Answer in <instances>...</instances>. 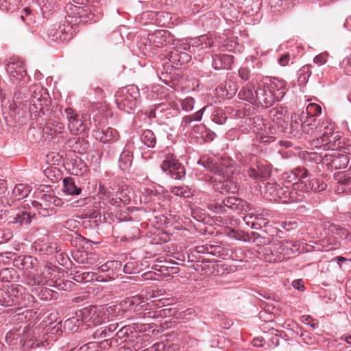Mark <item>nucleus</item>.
Wrapping results in <instances>:
<instances>
[{
  "instance_id": "nucleus-1",
  "label": "nucleus",
  "mask_w": 351,
  "mask_h": 351,
  "mask_svg": "<svg viewBox=\"0 0 351 351\" xmlns=\"http://www.w3.org/2000/svg\"><path fill=\"white\" fill-rule=\"evenodd\" d=\"M287 90L285 80L274 77L256 88L252 83L246 84L239 91L238 97L258 107L267 108L282 100Z\"/></svg>"
},
{
  "instance_id": "nucleus-2",
  "label": "nucleus",
  "mask_w": 351,
  "mask_h": 351,
  "mask_svg": "<svg viewBox=\"0 0 351 351\" xmlns=\"http://www.w3.org/2000/svg\"><path fill=\"white\" fill-rule=\"evenodd\" d=\"M208 171L223 180L217 182L213 177L206 178L208 182H216L215 189L221 193H236L239 191V185L234 178L237 168L233 160L228 158H219L215 156H203L197 162Z\"/></svg>"
},
{
  "instance_id": "nucleus-3",
  "label": "nucleus",
  "mask_w": 351,
  "mask_h": 351,
  "mask_svg": "<svg viewBox=\"0 0 351 351\" xmlns=\"http://www.w3.org/2000/svg\"><path fill=\"white\" fill-rule=\"evenodd\" d=\"M66 16L59 23L54 24L48 30V36L54 41L63 42L70 40L75 32L77 25L80 23H95V15L100 12L91 13L90 8H84L73 3H68L64 8Z\"/></svg>"
},
{
  "instance_id": "nucleus-4",
  "label": "nucleus",
  "mask_w": 351,
  "mask_h": 351,
  "mask_svg": "<svg viewBox=\"0 0 351 351\" xmlns=\"http://www.w3.org/2000/svg\"><path fill=\"white\" fill-rule=\"evenodd\" d=\"M77 317H71L64 322V326L71 331L76 332L80 326L79 318L82 319V322L86 324L89 328V333L91 335V329L101 325L105 322L106 317L100 311H97L95 306H88L79 311L77 315Z\"/></svg>"
},
{
  "instance_id": "nucleus-5",
  "label": "nucleus",
  "mask_w": 351,
  "mask_h": 351,
  "mask_svg": "<svg viewBox=\"0 0 351 351\" xmlns=\"http://www.w3.org/2000/svg\"><path fill=\"white\" fill-rule=\"evenodd\" d=\"M36 329L29 326L25 327L21 332L20 329L9 331L5 335L6 342L12 346H21L30 349L38 347L40 343L35 337Z\"/></svg>"
},
{
  "instance_id": "nucleus-6",
  "label": "nucleus",
  "mask_w": 351,
  "mask_h": 351,
  "mask_svg": "<svg viewBox=\"0 0 351 351\" xmlns=\"http://www.w3.org/2000/svg\"><path fill=\"white\" fill-rule=\"evenodd\" d=\"M122 304L123 306V310H125L126 314L136 313H138V316L139 317L144 319H156L159 316H162V313H165V310H160L154 312L149 311L143 313H141V311H147L149 309V303H147V301L140 295H134L132 297L127 298L122 301Z\"/></svg>"
},
{
  "instance_id": "nucleus-7",
  "label": "nucleus",
  "mask_w": 351,
  "mask_h": 351,
  "mask_svg": "<svg viewBox=\"0 0 351 351\" xmlns=\"http://www.w3.org/2000/svg\"><path fill=\"white\" fill-rule=\"evenodd\" d=\"M210 208L216 213L231 212H249L252 210V206L248 202L236 197H227L221 202H216L210 205Z\"/></svg>"
},
{
  "instance_id": "nucleus-8",
  "label": "nucleus",
  "mask_w": 351,
  "mask_h": 351,
  "mask_svg": "<svg viewBox=\"0 0 351 351\" xmlns=\"http://www.w3.org/2000/svg\"><path fill=\"white\" fill-rule=\"evenodd\" d=\"M139 97L140 93L138 87L131 85L118 93L116 103L120 110L130 113L136 107Z\"/></svg>"
},
{
  "instance_id": "nucleus-9",
  "label": "nucleus",
  "mask_w": 351,
  "mask_h": 351,
  "mask_svg": "<svg viewBox=\"0 0 351 351\" xmlns=\"http://www.w3.org/2000/svg\"><path fill=\"white\" fill-rule=\"evenodd\" d=\"M216 38L211 35L204 34L195 38H191L187 43H183L180 47L184 50H189L190 53H197L201 56L208 53V50L215 47Z\"/></svg>"
},
{
  "instance_id": "nucleus-10",
  "label": "nucleus",
  "mask_w": 351,
  "mask_h": 351,
  "mask_svg": "<svg viewBox=\"0 0 351 351\" xmlns=\"http://www.w3.org/2000/svg\"><path fill=\"white\" fill-rule=\"evenodd\" d=\"M160 167L164 172L170 175L173 179L180 180L185 177V168L173 154L169 153L165 154Z\"/></svg>"
},
{
  "instance_id": "nucleus-11",
  "label": "nucleus",
  "mask_w": 351,
  "mask_h": 351,
  "mask_svg": "<svg viewBox=\"0 0 351 351\" xmlns=\"http://www.w3.org/2000/svg\"><path fill=\"white\" fill-rule=\"evenodd\" d=\"M23 287L12 285L6 289H0V304L4 306H18Z\"/></svg>"
},
{
  "instance_id": "nucleus-12",
  "label": "nucleus",
  "mask_w": 351,
  "mask_h": 351,
  "mask_svg": "<svg viewBox=\"0 0 351 351\" xmlns=\"http://www.w3.org/2000/svg\"><path fill=\"white\" fill-rule=\"evenodd\" d=\"M23 282L29 287H43L48 285L50 287H56L60 290L65 289L60 281L58 282L53 281L52 280H46L45 277L41 275V273L35 274L33 272H29L27 274L23 276Z\"/></svg>"
},
{
  "instance_id": "nucleus-13",
  "label": "nucleus",
  "mask_w": 351,
  "mask_h": 351,
  "mask_svg": "<svg viewBox=\"0 0 351 351\" xmlns=\"http://www.w3.org/2000/svg\"><path fill=\"white\" fill-rule=\"evenodd\" d=\"M147 40L150 46L160 48L171 44L174 40V36L168 30L158 29L148 34Z\"/></svg>"
},
{
  "instance_id": "nucleus-14",
  "label": "nucleus",
  "mask_w": 351,
  "mask_h": 351,
  "mask_svg": "<svg viewBox=\"0 0 351 351\" xmlns=\"http://www.w3.org/2000/svg\"><path fill=\"white\" fill-rule=\"evenodd\" d=\"M64 113L68 121V129L72 135H77L86 131V125L73 108H65Z\"/></svg>"
},
{
  "instance_id": "nucleus-15",
  "label": "nucleus",
  "mask_w": 351,
  "mask_h": 351,
  "mask_svg": "<svg viewBox=\"0 0 351 351\" xmlns=\"http://www.w3.org/2000/svg\"><path fill=\"white\" fill-rule=\"evenodd\" d=\"M308 193V188L304 181H297L289 186L288 204L302 201L306 194Z\"/></svg>"
},
{
  "instance_id": "nucleus-16",
  "label": "nucleus",
  "mask_w": 351,
  "mask_h": 351,
  "mask_svg": "<svg viewBox=\"0 0 351 351\" xmlns=\"http://www.w3.org/2000/svg\"><path fill=\"white\" fill-rule=\"evenodd\" d=\"M118 323H112L108 326H103L95 329H91V336L93 339L100 341H110L114 336V332L118 328Z\"/></svg>"
},
{
  "instance_id": "nucleus-17",
  "label": "nucleus",
  "mask_w": 351,
  "mask_h": 351,
  "mask_svg": "<svg viewBox=\"0 0 351 351\" xmlns=\"http://www.w3.org/2000/svg\"><path fill=\"white\" fill-rule=\"evenodd\" d=\"M154 16V23L161 27H170L176 25L180 23L179 18L176 14H172L167 12H152L149 14Z\"/></svg>"
},
{
  "instance_id": "nucleus-18",
  "label": "nucleus",
  "mask_w": 351,
  "mask_h": 351,
  "mask_svg": "<svg viewBox=\"0 0 351 351\" xmlns=\"http://www.w3.org/2000/svg\"><path fill=\"white\" fill-rule=\"evenodd\" d=\"M320 157L327 162L328 165L335 169H345L349 163L347 156L337 153L325 154L324 155L320 154Z\"/></svg>"
},
{
  "instance_id": "nucleus-19",
  "label": "nucleus",
  "mask_w": 351,
  "mask_h": 351,
  "mask_svg": "<svg viewBox=\"0 0 351 351\" xmlns=\"http://www.w3.org/2000/svg\"><path fill=\"white\" fill-rule=\"evenodd\" d=\"M6 71L10 79L13 82H16L23 79L26 75V69L24 63L21 60H16L9 62L6 66Z\"/></svg>"
},
{
  "instance_id": "nucleus-20",
  "label": "nucleus",
  "mask_w": 351,
  "mask_h": 351,
  "mask_svg": "<svg viewBox=\"0 0 351 351\" xmlns=\"http://www.w3.org/2000/svg\"><path fill=\"white\" fill-rule=\"evenodd\" d=\"M74 258L78 263L82 264L87 267L92 266L98 267L101 263V262L98 263L99 257L95 252L79 251L75 254Z\"/></svg>"
},
{
  "instance_id": "nucleus-21",
  "label": "nucleus",
  "mask_w": 351,
  "mask_h": 351,
  "mask_svg": "<svg viewBox=\"0 0 351 351\" xmlns=\"http://www.w3.org/2000/svg\"><path fill=\"white\" fill-rule=\"evenodd\" d=\"M260 258L264 261L270 263H278L285 260V256L278 252L275 243L270 244L264 247L260 253Z\"/></svg>"
},
{
  "instance_id": "nucleus-22",
  "label": "nucleus",
  "mask_w": 351,
  "mask_h": 351,
  "mask_svg": "<svg viewBox=\"0 0 351 351\" xmlns=\"http://www.w3.org/2000/svg\"><path fill=\"white\" fill-rule=\"evenodd\" d=\"M13 265L19 270H29L34 268L38 263L36 258L29 255H20L13 259Z\"/></svg>"
},
{
  "instance_id": "nucleus-23",
  "label": "nucleus",
  "mask_w": 351,
  "mask_h": 351,
  "mask_svg": "<svg viewBox=\"0 0 351 351\" xmlns=\"http://www.w3.org/2000/svg\"><path fill=\"white\" fill-rule=\"evenodd\" d=\"M47 89L43 88L40 86H36L31 95L30 101L32 106L34 108L36 111L38 110H41L43 109L44 104L47 102Z\"/></svg>"
},
{
  "instance_id": "nucleus-24",
  "label": "nucleus",
  "mask_w": 351,
  "mask_h": 351,
  "mask_svg": "<svg viewBox=\"0 0 351 351\" xmlns=\"http://www.w3.org/2000/svg\"><path fill=\"white\" fill-rule=\"evenodd\" d=\"M245 214L243 217V221L247 226L251 227L252 229H259L262 225L266 226L268 223L267 220L265 218L258 217V210H256L252 207V210L249 212H243Z\"/></svg>"
},
{
  "instance_id": "nucleus-25",
  "label": "nucleus",
  "mask_w": 351,
  "mask_h": 351,
  "mask_svg": "<svg viewBox=\"0 0 351 351\" xmlns=\"http://www.w3.org/2000/svg\"><path fill=\"white\" fill-rule=\"evenodd\" d=\"M183 43L178 45L173 50H172L168 58L169 62L175 64H184L189 63L191 60V56L184 51L183 49H181L180 47Z\"/></svg>"
},
{
  "instance_id": "nucleus-26",
  "label": "nucleus",
  "mask_w": 351,
  "mask_h": 351,
  "mask_svg": "<svg viewBox=\"0 0 351 351\" xmlns=\"http://www.w3.org/2000/svg\"><path fill=\"white\" fill-rule=\"evenodd\" d=\"M93 136L97 140L104 143L116 141L119 138V134L117 130L110 127L108 128L106 130H95L93 131Z\"/></svg>"
},
{
  "instance_id": "nucleus-27",
  "label": "nucleus",
  "mask_w": 351,
  "mask_h": 351,
  "mask_svg": "<svg viewBox=\"0 0 351 351\" xmlns=\"http://www.w3.org/2000/svg\"><path fill=\"white\" fill-rule=\"evenodd\" d=\"M318 136L327 141H337V136H334L335 124L327 120L319 121L318 123Z\"/></svg>"
},
{
  "instance_id": "nucleus-28",
  "label": "nucleus",
  "mask_w": 351,
  "mask_h": 351,
  "mask_svg": "<svg viewBox=\"0 0 351 351\" xmlns=\"http://www.w3.org/2000/svg\"><path fill=\"white\" fill-rule=\"evenodd\" d=\"M34 247L36 252L43 254H52L57 252L56 245L45 237L37 239L34 243Z\"/></svg>"
},
{
  "instance_id": "nucleus-29",
  "label": "nucleus",
  "mask_w": 351,
  "mask_h": 351,
  "mask_svg": "<svg viewBox=\"0 0 351 351\" xmlns=\"http://www.w3.org/2000/svg\"><path fill=\"white\" fill-rule=\"evenodd\" d=\"M212 66L215 70L228 69L233 62V56L223 53L212 56Z\"/></svg>"
},
{
  "instance_id": "nucleus-30",
  "label": "nucleus",
  "mask_w": 351,
  "mask_h": 351,
  "mask_svg": "<svg viewBox=\"0 0 351 351\" xmlns=\"http://www.w3.org/2000/svg\"><path fill=\"white\" fill-rule=\"evenodd\" d=\"M196 250L198 253L210 254L222 258H226V256L227 255L225 249L220 245H199L196 247Z\"/></svg>"
},
{
  "instance_id": "nucleus-31",
  "label": "nucleus",
  "mask_w": 351,
  "mask_h": 351,
  "mask_svg": "<svg viewBox=\"0 0 351 351\" xmlns=\"http://www.w3.org/2000/svg\"><path fill=\"white\" fill-rule=\"evenodd\" d=\"M304 118L302 116V113L301 114H298L296 113H293L291 116V122H290V134H291L293 136H299L301 134V132L303 128V123L304 121Z\"/></svg>"
},
{
  "instance_id": "nucleus-32",
  "label": "nucleus",
  "mask_w": 351,
  "mask_h": 351,
  "mask_svg": "<svg viewBox=\"0 0 351 351\" xmlns=\"http://www.w3.org/2000/svg\"><path fill=\"white\" fill-rule=\"evenodd\" d=\"M74 5H77L79 7H82L84 8H90L92 10L91 13H97V10H99L100 13L98 15L94 16V19L95 22L101 17L102 15L101 9L99 5V2L98 0H73Z\"/></svg>"
},
{
  "instance_id": "nucleus-33",
  "label": "nucleus",
  "mask_w": 351,
  "mask_h": 351,
  "mask_svg": "<svg viewBox=\"0 0 351 351\" xmlns=\"http://www.w3.org/2000/svg\"><path fill=\"white\" fill-rule=\"evenodd\" d=\"M315 138L311 141V145L317 149L322 148L324 150L335 151L339 147V145L337 144L335 141H327L325 139H322L321 136H317Z\"/></svg>"
},
{
  "instance_id": "nucleus-34",
  "label": "nucleus",
  "mask_w": 351,
  "mask_h": 351,
  "mask_svg": "<svg viewBox=\"0 0 351 351\" xmlns=\"http://www.w3.org/2000/svg\"><path fill=\"white\" fill-rule=\"evenodd\" d=\"M319 125L316 118H304L302 132L308 135L317 137L318 136Z\"/></svg>"
},
{
  "instance_id": "nucleus-35",
  "label": "nucleus",
  "mask_w": 351,
  "mask_h": 351,
  "mask_svg": "<svg viewBox=\"0 0 351 351\" xmlns=\"http://www.w3.org/2000/svg\"><path fill=\"white\" fill-rule=\"evenodd\" d=\"M64 193L69 195H79L82 193V188L76 184L75 179L66 177L63 180Z\"/></svg>"
},
{
  "instance_id": "nucleus-36",
  "label": "nucleus",
  "mask_w": 351,
  "mask_h": 351,
  "mask_svg": "<svg viewBox=\"0 0 351 351\" xmlns=\"http://www.w3.org/2000/svg\"><path fill=\"white\" fill-rule=\"evenodd\" d=\"M133 160V154L132 152L128 149H124L123 151L121 153L119 160V167L123 171H129Z\"/></svg>"
},
{
  "instance_id": "nucleus-37",
  "label": "nucleus",
  "mask_w": 351,
  "mask_h": 351,
  "mask_svg": "<svg viewBox=\"0 0 351 351\" xmlns=\"http://www.w3.org/2000/svg\"><path fill=\"white\" fill-rule=\"evenodd\" d=\"M177 265L178 263L175 262L165 261L164 265L159 266V268H157L158 265H156L153 266V268L166 276H170L179 273L180 269L176 266Z\"/></svg>"
},
{
  "instance_id": "nucleus-38",
  "label": "nucleus",
  "mask_w": 351,
  "mask_h": 351,
  "mask_svg": "<svg viewBox=\"0 0 351 351\" xmlns=\"http://www.w3.org/2000/svg\"><path fill=\"white\" fill-rule=\"evenodd\" d=\"M32 189L24 184H16L12 190V195L14 200H21L28 196Z\"/></svg>"
},
{
  "instance_id": "nucleus-39",
  "label": "nucleus",
  "mask_w": 351,
  "mask_h": 351,
  "mask_svg": "<svg viewBox=\"0 0 351 351\" xmlns=\"http://www.w3.org/2000/svg\"><path fill=\"white\" fill-rule=\"evenodd\" d=\"M32 205L35 207L38 213L43 217L52 215L56 213L54 207L51 206V204H45L44 202H32Z\"/></svg>"
},
{
  "instance_id": "nucleus-40",
  "label": "nucleus",
  "mask_w": 351,
  "mask_h": 351,
  "mask_svg": "<svg viewBox=\"0 0 351 351\" xmlns=\"http://www.w3.org/2000/svg\"><path fill=\"white\" fill-rule=\"evenodd\" d=\"M279 186L280 185L276 183H267L263 191L265 197L271 201L276 202Z\"/></svg>"
},
{
  "instance_id": "nucleus-41",
  "label": "nucleus",
  "mask_w": 351,
  "mask_h": 351,
  "mask_svg": "<svg viewBox=\"0 0 351 351\" xmlns=\"http://www.w3.org/2000/svg\"><path fill=\"white\" fill-rule=\"evenodd\" d=\"M206 110V107L202 108L195 113L184 116L182 118L181 125L183 128H187L193 121H200L202 118V115Z\"/></svg>"
},
{
  "instance_id": "nucleus-42",
  "label": "nucleus",
  "mask_w": 351,
  "mask_h": 351,
  "mask_svg": "<svg viewBox=\"0 0 351 351\" xmlns=\"http://www.w3.org/2000/svg\"><path fill=\"white\" fill-rule=\"evenodd\" d=\"M38 295L42 300H56L58 298V293L55 291L51 290L49 288L44 287V286L39 287Z\"/></svg>"
},
{
  "instance_id": "nucleus-43",
  "label": "nucleus",
  "mask_w": 351,
  "mask_h": 351,
  "mask_svg": "<svg viewBox=\"0 0 351 351\" xmlns=\"http://www.w3.org/2000/svg\"><path fill=\"white\" fill-rule=\"evenodd\" d=\"M141 141L148 147L154 148L156 144L154 133L150 130H145L141 134Z\"/></svg>"
},
{
  "instance_id": "nucleus-44",
  "label": "nucleus",
  "mask_w": 351,
  "mask_h": 351,
  "mask_svg": "<svg viewBox=\"0 0 351 351\" xmlns=\"http://www.w3.org/2000/svg\"><path fill=\"white\" fill-rule=\"evenodd\" d=\"M117 193L121 199L123 204H128L130 202L131 200V195L133 193L132 189L129 186L122 185L119 186Z\"/></svg>"
},
{
  "instance_id": "nucleus-45",
  "label": "nucleus",
  "mask_w": 351,
  "mask_h": 351,
  "mask_svg": "<svg viewBox=\"0 0 351 351\" xmlns=\"http://www.w3.org/2000/svg\"><path fill=\"white\" fill-rule=\"evenodd\" d=\"M326 184L322 180L316 178H312L308 180V193L310 191L319 192L324 191L326 188Z\"/></svg>"
},
{
  "instance_id": "nucleus-46",
  "label": "nucleus",
  "mask_w": 351,
  "mask_h": 351,
  "mask_svg": "<svg viewBox=\"0 0 351 351\" xmlns=\"http://www.w3.org/2000/svg\"><path fill=\"white\" fill-rule=\"evenodd\" d=\"M189 8L193 14H196L208 6V0H189Z\"/></svg>"
},
{
  "instance_id": "nucleus-47",
  "label": "nucleus",
  "mask_w": 351,
  "mask_h": 351,
  "mask_svg": "<svg viewBox=\"0 0 351 351\" xmlns=\"http://www.w3.org/2000/svg\"><path fill=\"white\" fill-rule=\"evenodd\" d=\"M321 112H322V108L319 105H318L317 104L311 103L307 106V107L306 108V111L305 112L303 111L302 113L303 117L315 118L316 116H318L319 114H321Z\"/></svg>"
},
{
  "instance_id": "nucleus-48",
  "label": "nucleus",
  "mask_w": 351,
  "mask_h": 351,
  "mask_svg": "<svg viewBox=\"0 0 351 351\" xmlns=\"http://www.w3.org/2000/svg\"><path fill=\"white\" fill-rule=\"evenodd\" d=\"M32 215L25 210L19 211L14 218V223H19L21 226H27L32 221Z\"/></svg>"
},
{
  "instance_id": "nucleus-49",
  "label": "nucleus",
  "mask_w": 351,
  "mask_h": 351,
  "mask_svg": "<svg viewBox=\"0 0 351 351\" xmlns=\"http://www.w3.org/2000/svg\"><path fill=\"white\" fill-rule=\"evenodd\" d=\"M107 313L109 315L115 317H123L125 315V310H123V306L122 302L119 304L112 305L106 308Z\"/></svg>"
},
{
  "instance_id": "nucleus-50",
  "label": "nucleus",
  "mask_w": 351,
  "mask_h": 351,
  "mask_svg": "<svg viewBox=\"0 0 351 351\" xmlns=\"http://www.w3.org/2000/svg\"><path fill=\"white\" fill-rule=\"evenodd\" d=\"M170 192L176 196L181 197H190L193 195V192L191 189L186 186H172L170 189Z\"/></svg>"
},
{
  "instance_id": "nucleus-51",
  "label": "nucleus",
  "mask_w": 351,
  "mask_h": 351,
  "mask_svg": "<svg viewBox=\"0 0 351 351\" xmlns=\"http://www.w3.org/2000/svg\"><path fill=\"white\" fill-rule=\"evenodd\" d=\"M16 271L12 268H4L0 271V280L4 282H10L16 278Z\"/></svg>"
},
{
  "instance_id": "nucleus-52",
  "label": "nucleus",
  "mask_w": 351,
  "mask_h": 351,
  "mask_svg": "<svg viewBox=\"0 0 351 351\" xmlns=\"http://www.w3.org/2000/svg\"><path fill=\"white\" fill-rule=\"evenodd\" d=\"M270 117L272 118L273 121L276 122L278 125L283 127V123H285V114L283 112V110L278 108H273L270 110Z\"/></svg>"
},
{
  "instance_id": "nucleus-53",
  "label": "nucleus",
  "mask_w": 351,
  "mask_h": 351,
  "mask_svg": "<svg viewBox=\"0 0 351 351\" xmlns=\"http://www.w3.org/2000/svg\"><path fill=\"white\" fill-rule=\"evenodd\" d=\"M251 242L255 243L257 245H269L271 243L268 237H264L259 233L252 232L250 233Z\"/></svg>"
},
{
  "instance_id": "nucleus-54",
  "label": "nucleus",
  "mask_w": 351,
  "mask_h": 351,
  "mask_svg": "<svg viewBox=\"0 0 351 351\" xmlns=\"http://www.w3.org/2000/svg\"><path fill=\"white\" fill-rule=\"evenodd\" d=\"M330 231L337 236L339 237L340 239L345 240L348 242V237L349 230L342 228L339 225L332 224L330 226Z\"/></svg>"
},
{
  "instance_id": "nucleus-55",
  "label": "nucleus",
  "mask_w": 351,
  "mask_h": 351,
  "mask_svg": "<svg viewBox=\"0 0 351 351\" xmlns=\"http://www.w3.org/2000/svg\"><path fill=\"white\" fill-rule=\"evenodd\" d=\"M39 5L43 14L50 13L57 7L56 0H40Z\"/></svg>"
},
{
  "instance_id": "nucleus-56",
  "label": "nucleus",
  "mask_w": 351,
  "mask_h": 351,
  "mask_svg": "<svg viewBox=\"0 0 351 351\" xmlns=\"http://www.w3.org/2000/svg\"><path fill=\"white\" fill-rule=\"evenodd\" d=\"M21 0H0V9L6 12L15 10Z\"/></svg>"
},
{
  "instance_id": "nucleus-57",
  "label": "nucleus",
  "mask_w": 351,
  "mask_h": 351,
  "mask_svg": "<svg viewBox=\"0 0 351 351\" xmlns=\"http://www.w3.org/2000/svg\"><path fill=\"white\" fill-rule=\"evenodd\" d=\"M87 171V167L84 162L82 160H75L73 164L72 174L75 176H82Z\"/></svg>"
},
{
  "instance_id": "nucleus-58",
  "label": "nucleus",
  "mask_w": 351,
  "mask_h": 351,
  "mask_svg": "<svg viewBox=\"0 0 351 351\" xmlns=\"http://www.w3.org/2000/svg\"><path fill=\"white\" fill-rule=\"evenodd\" d=\"M132 333L133 332L130 325L124 326L115 333V341L117 342H118L119 340L122 341H125L126 338Z\"/></svg>"
},
{
  "instance_id": "nucleus-59",
  "label": "nucleus",
  "mask_w": 351,
  "mask_h": 351,
  "mask_svg": "<svg viewBox=\"0 0 351 351\" xmlns=\"http://www.w3.org/2000/svg\"><path fill=\"white\" fill-rule=\"evenodd\" d=\"M169 104L161 103L156 106V119L161 122H164L165 120L168 119V114L162 115V112H165V110H169Z\"/></svg>"
},
{
  "instance_id": "nucleus-60",
  "label": "nucleus",
  "mask_w": 351,
  "mask_h": 351,
  "mask_svg": "<svg viewBox=\"0 0 351 351\" xmlns=\"http://www.w3.org/2000/svg\"><path fill=\"white\" fill-rule=\"evenodd\" d=\"M35 302H36V299L34 295L29 294V293H25L23 295V293L21 292L20 302L18 304V306H21V307L32 306V305L33 304H34Z\"/></svg>"
},
{
  "instance_id": "nucleus-61",
  "label": "nucleus",
  "mask_w": 351,
  "mask_h": 351,
  "mask_svg": "<svg viewBox=\"0 0 351 351\" xmlns=\"http://www.w3.org/2000/svg\"><path fill=\"white\" fill-rule=\"evenodd\" d=\"M130 327L132 329V332H145L152 328L153 324L151 323L135 322L130 325Z\"/></svg>"
},
{
  "instance_id": "nucleus-62",
  "label": "nucleus",
  "mask_w": 351,
  "mask_h": 351,
  "mask_svg": "<svg viewBox=\"0 0 351 351\" xmlns=\"http://www.w3.org/2000/svg\"><path fill=\"white\" fill-rule=\"evenodd\" d=\"M230 237L239 241L251 242L250 233H246L241 230H233L230 233Z\"/></svg>"
},
{
  "instance_id": "nucleus-63",
  "label": "nucleus",
  "mask_w": 351,
  "mask_h": 351,
  "mask_svg": "<svg viewBox=\"0 0 351 351\" xmlns=\"http://www.w3.org/2000/svg\"><path fill=\"white\" fill-rule=\"evenodd\" d=\"M289 186H279L276 202L288 204Z\"/></svg>"
},
{
  "instance_id": "nucleus-64",
  "label": "nucleus",
  "mask_w": 351,
  "mask_h": 351,
  "mask_svg": "<svg viewBox=\"0 0 351 351\" xmlns=\"http://www.w3.org/2000/svg\"><path fill=\"white\" fill-rule=\"evenodd\" d=\"M257 169L259 176H261L262 182L269 178L271 173V168L269 165L261 164L258 166Z\"/></svg>"
}]
</instances>
